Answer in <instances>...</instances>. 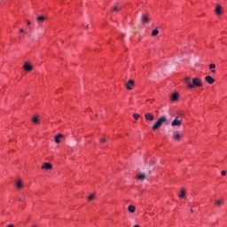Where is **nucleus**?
Here are the masks:
<instances>
[{
    "instance_id": "nucleus-2",
    "label": "nucleus",
    "mask_w": 227,
    "mask_h": 227,
    "mask_svg": "<svg viewBox=\"0 0 227 227\" xmlns=\"http://www.w3.org/2000/svg\"><path fill=\"white\" fill-rule=\"evenodd\" d=\"M168 122V117L165 115L160 117L158 121L154 123L153 126V130H157L158 129H160L164 123Z\"/></svg>"
},
{
    "instance_id": "nucleus-20",
    "label": "nucleus",
    "mask_w": 227,
    "mask_h": 227,
    "mask_svg": "<svg viewBox=\"0 0 227 227\" xmlns=\"http://www.w3.org/2000/svg\"><path fill=\"white\" fill-rule=\"evenodd\" d=\"M215 203L216 207H221V205H223V200H215Z\"/></svg>"
},
{
    "instance_id": "nucleus-6",
    "label": "nucleus",
    "mask_w": 227,
    "mask_h": 227,
    "mask_svg": "<svg viewBox=\"0 0 227 227\" xmlns=\"http://www.w3.org/2000/svg\"><path fill=\"white\" fill-rule=\"evenodd\" d=\"M142 22L143 24H148L150 22V18H148V14L142 15Z\"/></svg>"
},
{
    "instance_id": "nucleus-17",
    "label": "nucleus",
    "mask_w": 227,
    "mask_h": 227,
    "mask_svg": "<svg viewBox=\"0 0 227 227\" xmlns=\"http://www.w3.org/2000/svg\"><path fill=\"white\" fill-rule=\"evenodd\" d=\"M179 198H185V190H184V189L181 190Z\"/></svg>"
},
{
    "instance_id": "nucleus-12",
    "label": "nucleus",
    "mask_w": 227,
    "mask_h": 227,
    "mask_svg": "<svg viewBox=\"0 0 227 227\" xmlns=\"http://www.w3.org/2000/svg\"><path fill=\"white\" fill-rule=\"evenodd\" d=\"M128 210L129 212H130L131 214H134L136 212V207L134 206H129L128 207Z\"/></svg>"
},
{
    "instance_id": "nucleus-27",
    "label": "nucleus",
    "mask_w": 227,
    "mask_h": 227,
    "mask_svg": "<svg viewBox=\"0 0 227 227\" xmlns=\"http://www.w3.org/2000/svg\"><path fill=\"white\" fill-rule=\"evenodd\" d=\"M221 175H222V176H226V171L223 170V171L221 172Z\"/></svg>"
},
{
    "instance_id": "nucleus-24",
    "label": "nucleus",
    "mask_w": 227,
    "mask_h": 227,
    "mask_svg": "<svg viewBox=\"0 0 227 227\" xmlns=\"http://www.w3.org/2000/svg\"><path fill=\"white\" fill-rule=\"evenodd\" d=\"M140 116H141V115H139L138 114H133V118H134L135 120H139Z\"/></svg>"
},
{
    "instance_id": "nucleus-19",
    "label": "nucleus",
    "mask_w": 227,
    "mask_h": 227,
    "mask_svg": "<svg viewBox=\"0 0 227 227\" xmlns=\"http://www.w3.org/2000/svg\"><path fill=\"white\" fill-rule=\"evenodd\" d=\"M157 35H159V29L153 30L152 36H157Z\"/></svg>"
},
{
    "instance_id": "nucleus-29",
    "label": "nucleus",
    "mask_w": 227,
    "mask_h": 227,
    "mask_svg": "<svg viewBox=\"0 0 227 227\" xmlns=\"http://www.w3.org/2000/svg\"><path fill=\"white\" fill-rule=\"evenodd\" d=\"M150 164H151V166H153V165L155 164V162L153 161V160H151V161H150Z\"/></svg>"
},
{
    "instance_id": "nucleus-34",
    "label": "nucleus",
    "mask_w": 227,
    "mask_h": 227,
    "mask_svg": "<svg viewBox=\"0 0 227 227\" xmlns=\"http://www.w3.org/2000/svg\"><path fill=\"white\" fill-rule=\"evenodd\" d=\"M32 227H38V226H36V225H32Z\"/></svg>"
},
{
    "instance_id": "nucleus-14",
    "label": "nucleus",
    "mask_w": 227,
    "mask_h": 227,
    "mask_svg": "<svg viewBox=\"0 0 227 227\" xmlns=\"http://www.w3.org/2000/svg\"><path fill=\"white\" fill-rule=\"evenodd\" d=\"M137 178H138V180H141L143 182V180H145L146 178V175L139 174Z\"/></svg>"
},
{
    "instance_id": "nucleus-4",
    "label": "nucleus",
    "mask_w": 227,
    "mask_h": 227,
    "mask_svg": "<svg viewBox=\"0 0 227 227\" xmlns=\"http://www.w3.org/2000/svg\"><path fill=\"white\" fill-rule=\"evenodd\" d=\"M24 70H27V72H31L33 70V66L29 62H26L23 66Z\"/></svg>"
},
{
    "instance_id": "nucleus-5",
    "label": "nucleus",
    "mask_w": 227,
    "mask_h": 227,
    "mask_svg": "<svg viewBox=\"0 0 227 227\" xmlns=\"http://www.w3.org/2000/svg\"><path fill=\"white\" fill-rule=\"evenodd\" d=\"M205 81L209 84H214V82H215V80L210 75L206 76Z\"/></svg>"
},
{
    "instance_id": "nucleus-15",
    "label": "nucleus",
    "mask_w": 227,
    "mask_h": 227,
    "mask_svg": "<svg viewBox=\"0 0 227 227\" xmlns=\"http://www.w3.org/2000/svg\"><path fill=\"white\" fill-rule=\"evenodd\" d=\"M36 20H37V22L43 23V20H45V17L39 16V17H37Z\"/></svg>"
},
{
    "instance_id": "nucleus-35",
    "label": "nucleus",
    "mask_w": 227,
    "mask_h": 227,
    "mask_svg": "<svg viewBox=\"0 0 227 227\" xmlns=\"http://www.w3.org/2000/svg\"><path fill=\"white\" fill-rule=\"evenodd\" d=\"M134 227H139V225H135Z\"/></svg>"
},
{
    "instance_id": "nucleus-32",
    "label": "nucleus",
    "mask_w": 227,
    "mask_h": 227,
    "mask_svg": "<svg viewBox=\"0 0 227 227\" xmlns=\"http://www.w3.org/2000/svg\"><path fill=\"white\" fill-rule=\"evenodd\" d=\"M89 27H90V26L87 25V26H86V29H88Z\"/></svg>"
},
{
    "instance_id": "nucleus-31",
    "label": "nucleus",
    "mask_w": 227,
    "mask_h": 227,
    "mask_svg": "<svg viewBox=\"0 0 227 227\" xmlns=\"http://www.w3.org/2000/svg\"><path fill=\"white\" fill-rule=\"evenodd\" d=\"M211 72H212V74H215V70H212Z\"/></svg>"
},
{
    "instance_id": "nucleus-8",
    "label": "nucleus",
    "mask_w": 227,
    "mask_h": 227,
    "mask_svg": "<svg viewBox=\"0 0 227 227\" xmlns=\"http://www.w3.org/2000/svg\"><path fill=\"white\" fill-rule=\"evenodd\" d=\"M173 139H175L176 141H180V139H182V134H180L179 132H174Z\"/></svg>"
},
{
    "instance_id": "nucleus-9",
    "label": "nucleus",
    "mask_w": 227,
    "mask_h": 227,
    "mask_svg": "<svg viewBox=\"0 0 227 227\" xmlns=\"http://www.w3.org/2000/svg\"><path fill=\"white\" fill-rule=\"evenodd\" d=\"M145 116V120H147L148 121H153L154 120L153 115L150 113H146Z\"/></svg>"
},
{
    "instance_id": "nucleus-21",
    "label": "nucleus",
    "mask_w": 227,
    "mask_h": 227,
    "mask_svg": "<svg viewBox=\"0 0 227 227\" xmlns=\"http://www.w3.org/2000/svg\"><path fill=\"white\" fill-rule=\"evenodd\" d=\"M32 121H33V123H40V121L38 120V118L36 116L33 117Z\"/></svg>"
},
{
    "instance_id": "nucleus-13",
    "label": "nucleus",
    "mask_w": 227,
    "mask_h": 227,
    "mask_svg": "<svg viewBox=\"0 0 227 227\" xmlns=\"http://www.w3.org/2000/svg\"><path fill=\"white\" fill-rule=\"evenodd\" d=\"M171 100H173L174 102L178 100V93H174L171 97Z\"/></svg>"
},
{
    "instance_id": "nucleus-36",
    "label": "nucleus",
    "mask_w": 227,
    "mask_h": 227,
    "mask_svg": "<svg viewBox=\"0 0 227 227\" xmlns=\"http://www.w3.org/2000/svg\"><path fill=\"white\" fill-rule=\"evenodd\" d=\"M20 201H22V199H20Z\"/></svg>"
},
{
    "instance_id": "nucleus-10",
    "label": "nucleus",
    "mask_w": 227,
    "mask_h": 227,
    "mask_svg": "<svg viewBox=\"0 0 227 227\" xmlns=\"http://www.w3.org/2000/svg\"><path fill=\"white\" fill-rule=\"evenodd\" d=\"M42 169H52V165L51 163H44L43 166H42Z\"/></svg>"
},
{
    "instance_id": "nucleus-33",
    "label": "nucleus",
    "mask_w": 227,
    "mask_h": 227,
    "mask_svg": "<svg viewBox=\"0 0 227 227\" xmlns=\"http://www.w3.org/2000/svg\"><path fill=\"white\" fill-rule=\"evenodd\" d=\"M191 212H192H192H194V210L191 209Z\"/></svg>"
},
{
    "instance_id": "nucleus-7",
    "label": "nucleus",
    "mask_w": 227,
    "mask_h": 227,
    "mask_svg": "<svg viewBox=\"0 0 227 227\" xmlns=\"http://www.w3.org/2000/svg\"><path fill=\"white\" fill-rule=\"evenodd\" d=\"M126 88H127V90H132L134 88V80H129L126 83Z\"/></svg>"
},
{
    "instance_id": "nucleus-22",
    "label": "nucleus",
    "mask_w": 227,
    "mask_h": 227,
    "mask_svg": "<svg viewBox=\"0 0 227 227\" xmlns=\"http://www.w3.org/2000/svg\"><path fill=\"white\" fill-rule=\"evenodd\" d=\"M16 185H17L18 189H22V182L21 181H18Z\"/></svg>"
},
{
    "instance_id": "nucleus-26",
    "label": "nucleus",
    "mask_w": 227,
    "mask_h": 227,
    "mask_svg": "<svg viewBox=\"0 0 227 227\" xmlns=\"http://www.w3.org/2000/svg\"><path fill=\"white\" fill-rule=\"evenodd\" d=\"M99 141L100 143H107V139L106 138H101Z\"/></svg>"
},
{
    "instance_id": "nucleus-11",
    "label": "nucleus",
    "mask_w": 227,
    "mask_h": 227,
    "mask_svg": "<svg viewBox=\"0 0 227 227\" xmlns=\"http://www.w3.org/2000/svg\"><path fill=\"white\" fill-rule=\"evenodd\" d=\"M63 137V134H59L55 137V143H61V138Z\"/></svg>"
},
{
    "instance_id": "nucleus-16",
    "label": "nucleus",
    "mask_w": 227,
    "mask_h": 227,
    "mask_svg": "<svg viewBox=\"0 0 227 227\" xmlns=\"http://www.w3.org/2000/svg\"><path fill=\"white\" fill-rule=\"evenodd\" d=\"M120 10H121V6L116 5L115 7H114L113 12H120Z\"/></svg>"
},
{
    "instance_id": "nucleus-18",
    "label": "nucleus",
    "mask_w": 227,
    "mask_h": 227,
    "mask_svg": "<svg viewBox=\"0 0 227 227\" xmlns=\"http://www.w3.org/2000/svg\"><path fill=\"white\" fill-rule=\"evenodd\" d=\"M215 13H217V15H221V7L220 5H217L215 8Z\"/></svg>"
},
{
    "instance_id": "nucleus-30",
    "label": "nucleus",
    "mask_w": 227,
    "mask_h": 227,
    "mask_svg": "<svg viewBox=\"0 0 227 227\" xmlns=\"http://www.w3.org/2000/svg\"><path fill=\"white\" fill-rule=\"evenodd\" d=\"M27 26H31V21L27 20Z\"/></svg>"
},
{
    "instance_id": "nucleus-28",
    "label": "nucleus",
    "mask_w": 227,
    "mask_h": 227,
    "mask_svg": "<svg viewBox=\"0 0 227 227\" xmlns=\"http://www.w3.org/2000/svg\"><path fill=\"white\" fill-rule=\"evenodd\" d=\"M20 33H26V31L24 30V28H20Z\"/></svg>"
},
{
    "instance_id": "nucleus-23",
    "label": "nucleus",
    "mask_w": 227,
    "mask_h": 227,
    "mask_svg": "<svg viewBox=\"0 0 227 227\" xmlns=\"http://www.w3.org/2000/svg\"><path fill=\"white\" fill-rule=\"evenodd\" d=\"M89 201H93V200H95V195L91 194L88 197Z\"/></svg>"
},
{
    "instance_id": "nucleus-25",
    "label": "nucleus",
    "mask_w": 227,
    "mask_h": 227,
    "mask_svg": "<svg viewBox=\"0 0 227 227\" xmlns=\"http://www.w3.org/2000/svg\"><path fill=\"white\" fill-rule=\"evenodd\" d=\"M209 68H210V70H214V68H215V64H211L209 66Z\"/></svg>"
},
{
    "instance_id": "nucleus-3",
    "label": "nucleus",
    "mask_w": 227,
    "mask_h": 227,
    "mask_svg": "<svg viewBox=\"0 0 227 227\" xmlns=\"http://www.w3.org/2000/svg\"><path fill=\"white\" fill-rule=\"evenodd\" d=\"M172 127H181L182 126V121L178 120V117H176L174 121L171 122Z\"/></svg>"
},
{
    "instance_id": "nucleus-1",
    "label": "nucleus",
    "mask_w": 227,
    "mask_h": 227,
    "mask_svg": "<svg viewBox=\"0 0 227 227\" xmlns=\"http://www.w3.org/2000/svg\"><path fill=\"white\" fill-rule=\"evenodd\" d=\"M184 81L190 90L196 87L201 88V86H203V83H201V80L200 78H193L191 82V77L187 76Z\"/></svg>"
}]
</instances>
